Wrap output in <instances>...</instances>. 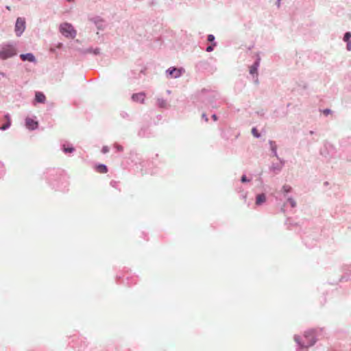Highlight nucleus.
Here are the masks:
<instances>
[{"mask_svg":"<svg viewBox=\"0 0 351 351\" xmlns=\"http://www.w3.org/2000/svg\"><path fill=\"white\" fill-rule=\"evenodd\" d=\"M25 125L29 130H34L37 128L38 123L37 121L28 117L25 119Z\"/></svg>","mask_w":351,"mask_h":351,"instance_id":"nucleus-6","label":"nucleus"},{"mask_svg":"<svg viewBox=\"0 0 351 351\" xmlns=\"http://www.w3.org/2000/svg\"><path fill=\"white\" fill-rule=\"evenodd\" d=\"M265 200H266L265 195L264 194H260V195H257V197H256V204H261L265 202Z\"/></svg>","mask_w":351,"mask_h":351,"instance_id":"nucleus-11","label":"nucleus"},{"mask_svg":"<svg viewBox=\"0 0 351 351\" xmlns=\"http://www.w3.org/2000/svg\"><path fill=\"white\" fill-rule=\"evenodd\" d=\"M25 29V21L23 18H18L15 24V32L16 36H20Z\"/></svg>","mask_w":351,"mask_h":351,"instance_id":"nucleus-4","label":"nucleus"},{"mask_svg":"<svg viewBox=\"0 0 351 351\" xmlns=\"http://www.w3.org/2000/svg\"><path fill=\"white\" fill-rule=\"evenodd\" d=\"M16 49L12 45H5L0 51V59L5 60L16 55Z\"/></svg>","mask_w":351,"mask_h":351,"instance_id":"nucleus-3","label":"nucleus"},{"mask_svg":"<svg viewBox=\"0 0 351 351\" xmlns=\"http://www.w3.org/2000/svg\"><path fill=\"white\" fill-rule=\"evenodd\" d=\"M213 50V45H210V46H208L207 48H206V51L208 52H210Z\"/></svg>","mask_w":351,"mask_h":351,"instance_id":"nucleus-22","label":"nucleus"},{"mask_svg":"<svg viewBox=\"0 0 351 351\" xmlns=\"http://www.w3.org/2000/svg\"><path fill=\"white\" fill-rule=\"evenodd\" d=\"M288 202L290 204V205L291 206V207L294 208L296 206V202L293 198H289Z\"/></svg>","mask_w":351,"mask_h":351,"instance_id":"nucleus-17","label":"nucleus"},{"mask_svg":"<svg viewBox=\"0 0 351 351\" xmlns=\"http://www.w3.org/2000/svg\"><path fill=\"white\" fill-rule=\"evenodd\" d=\"M60 32L66 37L73 38L76 35V31L69 23H63L60 27Z\"/></svg>","mask_w":351,"mask_h":351,"instance_id":"nucleus-2","label":"nucleus"},{"mask_svg":"<svg viewBox=\"0 0 351 351\" xmlns=\"http://www.w3.org/2000/svg\"><path fill=\"white\" fill-rule=\"evenodd\" d=\"M295 341L301 346V348H308L313 346L315 341V333L313 331H307L304 333L303 337H295Z\"/></svg>","mask_w":351,"mask_h":351,"instance_id":"nucleus-1","label":"nucleus"},{"mask_svg":"<svg viewBox=\"0 0 351 351\" xmlns=\"http://www.w3.org/2000/svg\"><path fill=\"white\" fill-rule=\"evenodd\" d=\"M347 49L350 51L351 50V43H348Z\"/></svg>","mask_w":351,"mask_h":351,"instance_id":"nucleus-24","label":"nucleus"},{"mask_svg":"<svg viewBox=\"0 0 351 351\" xmlns=\"http://www.w3.org/2000/svg\"><path fill=\"white\" fill-rule=\"evenodd\" d=\"M167 72L171 77L177 78L181 75V71L176 68L169 69Z\"/></svg>","mask_w":351,"mask_h":351,"instance_id":"nucleus-7","label":"nucleus"},{"mask_svg":"<svg viewBox=\"0 0 351 351\" xmlns=\"http://www.w3.org/2000/svg\"><path fill=\"white\" fill-rule=\"evenodd\" d=\"M5 118L7 119V123L4 125H3L0 129L2 130H6L7 128H8L11 124V121H10V117L9 115H5Z\"/></svg>","mask_w":351,"mask_h":351,"instance_id":"nucleus-13","label":"nucleus"},{"mask_svg":"<svg viewBox=\"0 0 351 351\" xmlns=\"http://www.w3.org/2000/svg\"><path fill=\"white\" fill-rule=\"evenodd\" d=\"M145 99V94L144 93H138L133 94L132 99L135 102H139L143 104Z\"/></svg>","mask_w":351,"mask_h":351,"instance_id":"nucleus-5","label":"nucleus"},{"mask_svg":"<svg viewBox=\"0 0 351 351\" xmlns=\"http://www.w3.org/2000/svg\"><path fill=\"white\" fill-rule=\"evenodd\" d=\"M291 190V187L289 185H285L282 187V191L286 193L290 192Z\"/></svg>","mask_w":351,"mask_h":351,"instance_id":"nucleus-16","label":"nucleus"},{"mask_svg":"<svg viewBox=\"0 0 351 351\" xmlns=\"http://www.w3.org/2000/svg\"><path fill=\"white\" fill-rule=\"evenodd\" d=\"M351 38V33L350 32H346L344 35L343 40L346 42H348L350 38Z\"/></svg>","mask_w":351,"mask_h":351,"instance_id":"nucleus-18","label":"nucleus"},{"mask_svg":"<svg viewBox=\"0 0 351 351\" xmlns=\"http://www.w3.org/2000/svg\"><path fill=\"white\" fill-rule=\"evenodd\" d=\"M252 133L256 138H258L260 136V134L258 132V130L256 128H253L252 129Z\"/></svg>","mask_w":351,"mask_h":351,"instance_id":"nucleus-15","label":"nucleus"},{"mask_svg":"<svg viewBox=\"0 0 351 351\" xmlns=\"http://www.w3.org/2000/svg\"><path fill=\"white\" fill-rule=\"evenodd\" d=\"M215 40V36L212 34L208 36V40L209 42H213Z\"/></svg>","mask_w":351,"mask_h":351,"instance_id":"nucleus-20","label":"nucleus"},{"mask_svg":"<svg viewBox=\"0 0 351 351\" xmlns=\"http://www.w3.org/2000/svg\"><path fill=\"white\" fill-rule=\"evenodd\" d=\"M63 150H64V152L65 153H68V152L71 153V152H73L74 148H73V147H65L64 146V147H63Z\"/></svg>","mask_w":351,"mask_h":351,"instance_id":"nucleus-19","label":"nucleus"},{"mask_svg":"<svg viewBox=\"0 0 351 351\" xmlns=\"http://www.w3.org/2000/svg\"><path fill=\"white\" fill-rule=\"evenodd\" d=\"M96 171L99 173H106L108 171V168L104 165H98L95 167Z\"/></svg>","mask_w":351,"mask_h":351,"instance_id":"nucleus-10","label":"nucleus"},{"mask_svg":"<svg viewBox=\"0 0 351 351\" xmlns=\"http://www.w3.org/2000/svg\"><path fill=\"white\" fill-rule=\"evenodd\" d=\"M213 119H214V121H217V115L216 114H213L212 116Z\"/></svg>","mask_w":351,"mask_h":351,"instance_id":"nucleus-27","label":"nucleus"},{"mask_svg":"<svg viewBox=\"0 0 351 351\" xmlns=\"http://www.w3.org/2000/svg\"><path fill=\"white\" fill-rule=\"evenodd\" d=\"M258 62H256L253 65H252L250 67V74H255L257 73V69H258Z\"/></svg>","mask_w":351,"mask_h":351,"instance_id":"nucleus-12","label":"nucleus"},{"mask_svg":"<svg viewBox=\"0 0 351 351\" xmlns=\"http://www.w3.org/2000/svg\"><path fill=\"white\" fill-rule=\"evenodd\" d=\"M108 152V148L107 147H104L103 149H102V152L103 153H107Z\"/></svg>","mask_w":351,"mask_h":351,"instance_id":"nucleus-23","label":"nucleus"},{"mask_svg":"<svg viewBox=\"0 0 351 351\" xmlns=\"http://www.w3.org/2000/svg\"><path fill=\"white\" fill-rule=\"evenodd\" d=\"M158 105L160 108H166L167 106V103L163 99H158Z\"/></svg>","mask_w":351,"mask_h":351,"instance_id":"nucleus-14","label":"nucleus"},{"mask_svg":"<svg viewBox=\"0 0 351 351\" xmlns=\"http://www.w3.org/2000/svg\"><path fill=\"white\" fill-rule=\"evenodd\" d=\"M276 5H278V7H280V0H276Z\"/></svg>","mask_w":351,"mask_h":351,"instance_id":"nucleus-26","label":"nucleus"},{"mask_svg":"<svg viewBox=\"0 0 351 351\" xmlns=\"http://www.w3.org/2000/svg\"><path fill=\"white\" fill-rule=\"evenodd\" d=\"M330 110H328V109H327V110H325L324 111V113L325 114H329V113H330Z\"/></svg>","mask_w":351,"mask_h":351,"instance_id":"nucleus-25","label":"nucleus"},{"mask_svg":"<svg viewBox=\"0 0 351 351\" xmlns=\"http://www.w3.org/2000/svg\"><path fill=\"white\" fill-rule=\"evenodd\" d=\"M35 99L37 102L45 103L46 100L45 95L41 92L36 93Z\"/></svg>","mask_w":351,"mask_h":351,"instance_id":"nucleus-8","label":"nucleus"},{"mask_svg":"<svg viewBox=\"0 0 351 351\" xmlns=\"http://www.w3.org/2000/svg\"><path fill=\"white\" fill-rule=\"evenodd\" d=\"M241 182H250V180H247L245 176H243L241 177Z\"/></svg>","mask_w":351,"mask_h":351,"instance_id":"nucleus-21","label":"nucleus"},{"mask_svg":"<svg viewBox=\"0 0 351 351\" xmlns=\"http://www.w3.org/2000/svg\"><path fill=\"white\" fill-rule=\"evenodd\" d=\"M20 57L23 61H25V60H27L29 62H34L35 61V58L32 53L21 54L20 56Z\"/></svg>","mask_w":351,"mask_h":351,"instance_id":"nucleus-9","label":"nucleus"}]
</instances>
